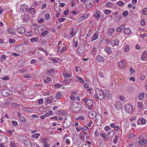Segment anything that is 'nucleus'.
Instances as JSON below:
<instances>
[{
    "instance_id": "f257e3e1",
    "label": "nucleus",
    "mask_w": 147,
    "mask_h": 147,
    "mask_svg": "<svg viewBox=\"0 0 147 147\" xmlns=\"http://www.w3.org/2000/svg\"><path fill=\"white\" fill-rule=\"evenodd\" d=\"M70 108L73 112L77 113L81 110L82 106L80 104H79L77 102L72 103H71Z\"/></svg>"
},
{
    "instance_id": "f03ea898",
    "label": "nucleus",
    "mask_w": 147,
    "mask_h": 147,
    "mask_svg": "<svg viewBox=\"0 0 147 147\" xmlns=\"http://www.w3.org/2000/svg\"><path fill=\"white\" fill-rule=\"evenodd\" d=\"M96 94L95 95V98L96 100H102L104 98V90H102L99 88L96 90Z\"/></svg>"
},
{
    "instance_id": "7ed1b4c3",
    "label": "nucleus",
    "mask_w": 147,
    "mask_h": 147,
    "mask_svg": "<svg viewBox=\"0 0 147 147\" xmlns=\"http://www.w3.org/2000/svg\"><path fill=\"white\" fill-rule=\"evenodd\" d=\"M125 111L129 113H131L133 111V107L130 104H127L124 107Z\"/></svg>"
},
{
    "instance_id": "20e7f679",
    "label": "nucleus",
    "mask_w": 147,
    "mask_h": 147,
    "mask_svg": "<svg viewBox=\"0 0 147 147\" xmlns=\"http://www.w3.org/2000/svg\"><path fill=\"white\" fill-rule=\"evenodd\" d=\"M96 123L98 126H100L102 122V117L100 115H97L96 117Z\"/></svg>"
},
{
    "instance_id": "39448f33",
    "label": "nucleus",
    "mask_w": 147,
    "mask_h": 147,
    "mask_svg": "<svg viewBox=\"0 0 147 147\" xmlns=\"http://www.w3.org/2000/svg\"><path fill=\"white\" fill-rule=\"evenodd\" d=\"M104 96L108 100H111L112 99V95L110 93L109 91L106 89L104 90Z\"/></svg>"
},
{
    "instance_id": "423d86ee",
    "label": "nucleus",
    "mask_w": 147,
    "mask_h": 147,
    "mask_svg": "<svg viewBox=\"0 0 147 147\" xmlns=\"http://www.w3.org/2000/svg\"><path fill=\"white\" fill-rule=\"evenodd\" d=\"M140 58L142 60L144 61L147 60V51H144L143 52Z\"/></svg>"
},
{
    "instance_id": "0eeeda50",
    "label": "nucleus",
    "mask_w": 147,
    "mask_h": 147,
    "mask_svg": "<svg viewBox=\"0 0 147 147\" xmlns=\"http://www.w3.org/2000/svg\"><path fill=\"white\" fill-rule=\"evenodd\" d=\"M27 6L25 4H22L20 7V11L22 12H24L27 11L28 9Z\"/></svg>"
},
{
    "instance_id": "6e6552de",
    "label": "nucleus",
    "mask_w": 147,
    "mask_h": 147,
    "mask_svg": "<svg viewBox=\"0 0 147 147\" xmlns=\"http://www.w3.org/2000/svg\"><path fill=\"white\" fill-rule=\"evenodd\" d=\"M17 31L20 34H23L25 33L26 29L22 27H19L17 28Z\"/></svg>"
},
{
    "instance_id": "1a4fd4ad",
    "label": "nucleus",
    "mask_w": 147,
    "mask_h": 147,
    "mask_svg": "<svg viewBox=\"0 0 147 147\" xmlns=\"http://www.w3.org/2000/svg\"><path fill=\"white\" fill-rule=\"evenodd\" d=\"M119 40L117 39L112 40L111 42V43L112 46L114 47L115 46H118L119 45Z\"/></svg>"
},
{
    "instance_id": "9d476101",
    "label": "nucleus",
    "mask_w": 147,
    "mask_h": 147,
    "mask_svg": "<svg viewBox=\"0 0 147 147\" xmlns=\"http://www.w3.org/2000/svg\"><path fill=\"white\" fill-rule=\"evenodd\" d=\"M115 106L117 110H121L123 107V104L117 101Z\"/></svg>"
},
{
    "instance_id": "9b49d317",
    "label": "nucleus",
    "mask_w": 147,
    "mask_h": 147,
    "mask_svg": "<svg viewBox=\"0 0 147 147\" xmlns=\"http://www.w3.org/2000/svg\"><path fill=\"white\" fill-rule=\"evenodd\" d=\"M93 101L91 99H89L88 101L86 104L87 106L89 107L88 109H89L91 110L92 107V104Z\"/></svg>"
},
{
    "instance_id": "f8f14e48",
    "label": "nucleus",
    "mask_w": 147,
    "mask_h": 147,
    "mask_svg": "<svg viewBox=\"0 0 147 147\" xmlns=\"http://www.w3.org/2000/svg\"><path fill=\"white\" fill-rule=\"evenodd\" d=\"M22 18H23V21L24 22H27L30 19V17L26 13L24 15L22 16Z\"/></svg>"
},
{
    "instance_id": "ddd939ff",
    "label": "nucleus",
    "mask_w": 147,
    "mask_h": 147,
    "mask_svg": "<svg viewBox=\"0 0 147 147\" xmlns=\"http://www.w3.org/2000/svg\"><path fill=\"white\" fill-rule=\"evenodd\" d=\"M96 115V112L94 111H91L89 112L88 113L89 117L91 118H94Z\"/></svg>"
},
{
    "instance_id": "4468645a",
    "label": "nucleus",
    "mask_w": 147,
    "mask_h": 147,
    "mask_svg": "<svg viewBox=\"0 0 147 147\" xmlns=\"http://www.w3.org/2000/svg\"><path fill=\"white\" fill-rule=\"evenodd\" d=\"M77 51L80 54H82L84 52V49L82 46H80L79 47Z\"/></svg>"
},
{
    "instance_id": "2eb2a0df",
    "label": "nucleus",
    "mask_w": 147,
    "mask_h": 147,
    "mask_svg": "<svg viewBox=\"0 0 147 147\" xmlns=\"http://www.w3.org/2000/svg\"><path fill=\"white\" fill-rule=\"evenodd\" d=\"M119 67L121 68H124L125 67V64L123 62L121 61L118 63Z\"/></svg>"
},
{
    "instance_id": "dca6fc26",
    "label": "nucleus",
    "mask_w": 147,
    "mask_h": 147,
    "mask_svg": "<svg viewBox=\"0 0 147 147\" xmlns=\"http://www.w3.org/2000/svg\"><path fill=\"white\" fill-rule=\"evenodd\" d=\"M105 51L108 54H109L111 53L112 50L109 47H106L105 49Z\"/></svg>"
},
{
    "instance_id": "f3484780",
    "label": "nucleus",
    "mask_w": 147,
    "mask_h": 147,
    "mask_svg": "<svg viewBox=\"0 0 147 147\" xmlns=\"http://www.w3.org/2000/svg\"><path fill=\"white\" fill-rule=\"evenodd\" d=\"M74 29L73 28H71L70 29L69 33L71 36L69 35V37L70 38H71L75 34V33L74 32Z\"/></svg>"
},
{
    "instance_id": "a211bd4d",
    "label": "nucleus",
    "mask_w": 147,
    "mask_h": 147,
    "mask_svg": "<svg viewBox=\"0 0 147 147\" xmlns=\"http://www.w3.org/2000/svg\"><path fill=\"white\" fill-rule=\"evenodd\" d=\"M71 125V122L69 121H64L63 123V125L66 127H69Z\"/></svg>"
},
{
    "instance_id": "6ab92c4d",
    "label": "nucleus",
    "mask_w": 147,
    "mask_h": 147,
    "mask_svg": "<svg viewBox=\"0 0 147 147\" xmlns=\"http://www.w3.org/2000/svg\"><path fill=\"white\" fill-rule=\"evenodd\" d=\"M73 80L71 78L68 79L67 80H64L63 83L66 85H67L71 83Z\"/></svg>"
},
{
    "instance_id": "aec40b11",
    "label": "nucleus",
    "mask_w": 147,
    "mask_h": 147,
    "mask_svg": "<svg viewBox=\"0 0 147 147\" xmlns=\"http://www.w3.org/2000/svg\"><path fill=\"white\" fill-rule=\"evenodd\" d=\"M138 143L141 145H144L146 143V140L145 139H141L139 141Z\"/></svg>"
},
{
    "instance_id": "412c9836",
    "label": "nucleus",
    "mask_w": 147,
    "mask_h": 147,
    "mask_svg": "<svg viewBox=\"0 0 147 147\" xmlns=\"http://www.w3.org/2000/svg\"><path fill=\"white\" fill-rule=\"evenodd\" d=\"M55 9L56 12H59L60 10V6L57 5V3H55Z\"/></svg>"
},
{
    "instance_id": "4be33fe9",
    "label": "nucleus",
    "mask_w": 147,
    "mask_h": 147,
    "mask_svg": "<svg viewBox=\"0 0 147 147\" xmlns=\"http://www.w3.org/2000/svg\"><path fill=\"white\" fill-rule=\"evenodd\" d=\"M88 135L87 133L85 131L82 132L81 133V139L84 140V136Z\"/></svg>"
},
{
    "instance_id": "5701e85b",
    "label": "nucleus",
    "mask_w": 147,
    "mask_h": 147,
    "mask_svg": "<svg viewBox=\"0 0 147 147\" xmlns=\"http://www.w3.org/2000/svg\"><path fill=\"white\" fill-rule=\"evenodd\" d=\"M24 144L27 146H29V147H32V143L29 140H28L26 141H25Z\"/></svg>"
},
{
    "instance_id": "b1692460",
    "label": "nucleus",
    "mask_w": 147,
    "mask_h": 147,
    "mask_svg": "<svg viewBox=\"0 0 147 147\" xmlns=\"http://www.w3.org/2000/svg\"><path fill=\"white\" fill-rule=\"evenodd\" d=\"M63 76L65 78H70L71 75L68 72H64L63 73Z\"/></svg>"
},
{
    "instance_id": "393cba45",
    "label": "nucleus",
    "mask_w": 147,
    "mask_h": 147,
    "mask_svg": "<svg viewBox=\"0 0 147 147\" xmlns=\"http://www.w3.org/2000/svg\"><path fill=\"white\" fill-rule=\"evenodd\" d=\"M124 32L126 34L129 35L131 33V31L129 28H126L124 30Z\"/></svg>"
},
{
    "instance_id": "a878e982",
    "label": "nucleus",
    "mask_w": 147,
    "mask_h": 147,
    "mask_svg": "<svg viewBox=\"0 0 147 147\" xmlns=\"http://www.w3.org/2000/svg\"><path fill=\"white\" fill-rule=\"evenodd\" d=\"M115 31V30L113 28L109 29L108 30V34L110 36H111Z\"/></svg>"
},
{
    "instance_id": "bb28decb",
    "label": "nucleus",
    "mask_w": 147,
    "mask_h": 147,
    "mask_svg": "<svg viewBox=\"0 0 147 147\" xmlns=\"http://www.w3.org/2000/svg\"><path fill=\"white\" fill-rule=\"evenodd\" d=\"M96 59L98 61L100 62L103 60V57L101 56L98 55L96 57Z\"/></svg>"
},
{
    "instance_id": "cd10ccee",
    "label": "nucleus",
    "mask_w": 147,
    "mask_h": 147,
    "mask_svg": "<svg viewBox=\"0 0 147 147\" xmlns=\"http://www.w3.org/2000/svg\"><path fill=\"white\" fill-rule=\"evenodd\" d=\"M76 78L77 81H79L82 83H83L84 82V80L83 78H80L78 76H76Z\"/></svg>"
},
{
    "instance_id": "c85d7f7f",
    "label": "nucleus",
    "mask_w": 147,
    "mask_h": 147,
    "mask_svg": "<svg viewBox=\"0 0 147 147\" xmlns=\"http://www.w3.org/2000/svg\"><path fill=\"white\" fill-rule=\"evenodd\" d=\"M14 30L11 28H10L8 30V32L9 34H14Z\"/></svg>"
},
{
    "instance_id": "c756f323",
    "label": "nucleus",
    "mask_w": 147,
    "mask_h": 147,
    "mask_svg": "<svg viewBox=\"0 0 147 147\" xmlns=\"http://www.w3.org/2000/svg\"><path fill=\"white\" fill-rule=\"evenodd\" d=\"M144 93H142L140 94L138 97L139 99L140 100H143V99L144 97Z\"/></svg>"
},
{
    "instance_id": "7c9ffc66",
    "label": "nucleus",
    "mask_w": 147,
    "mask_h": 147,
    "mask_svg": "<svg viewBox=\"0 0 147 147\" xmlns=\"http://www.w3.org/2000/svg\"><path fill=\"white\" fill-rule=\"evenodd\" d=\"M114 131L113 130L111 131L108 133V136L110 137H112L114 135Z\"/></svg>"
},
{
    "instance_id": "2f4dec72",
    "label": "nucleus",
    "mask_w": 147,
    "mask_h": 147,
    "mask_svg": "<svg viewBox=\"0 0 147 147\" xmlns=\"http://www.w3.org/2000/svg\"><path fill=\"white\" fill-rule=\"evenodd\" d=\"M30 40L32 42H33L35 41H37L38 40V39L37 37H35L31 38Z\"/></svg>"
},
{
    "instance_id": "473e14b6",
    "label": "nucleus",
    "mask_w": 147,
    "mask_h": 147,
    "mask_svg": "<svg viewBox=\"0 0 147 147\" xmlns=\"http://www.w3.org/2000/svg\"><path fill=\"white\" fill-rule=\"evenodd\" d=\"M98 37V34L96 33H95L93 35L92 38L93 40H96Z\"/></svg>"
},
{
    "instance_id": "72a5a7b5",
    "label": "nucleus",
    "mask_w": 147,
    "mask_h": 147,
    "mask_svg": "<svg viewBox=\"0 0 147 147\" xmlns=\"http://www.w3.org/2000/svg\"><path fill=\"white\" fill-rule=\"evenodd\" d=\"M49 33L48 31L47 30H45L42 32L41 33V35L43 36H44L46 35L47 34Z\"/></svg>"
},
{
    "instance_id": "f704fd0d",
    "label": "nucleus",
    "mask_w": 147,
    "mask_h": 147,
    "mask_svg": "<svg viewBox=\"0 0 147 147\" xmlns=\"http://www.w3.org/2000/svg\"><path fill=\"white\" fill-rule=\"evenodd\" d=\"M61 94L59 92H57L56 94V98L58 99L60 98L61 97Z\"/></svg>"
},
{
    "instance_id": "c9c22d12",
    "label": "nucleus",
    "mask_w": 147,
    "mask_h": 147,
    "mask_svg": "<svg viewBox=\"0 0 147 147\" xmlns=\"http://www.w3.org/2000/svg\"><path fill=\"white\" fill-rule=\"evenodd\" d=\"M39 136V134L38 133H36L32 135V138H37Z\"/></svg>"
},
{
    "instance_id": "e433bc0d",
    "label": "nucleus",
    "mask_w": 147,
    "mask_h": 147,
    "mask_svg": "<svg viewBox=\"0 0 147 147\" xmlns=\"http://www.w3.org/2000/svg\"><path fill=\"white\" fill-rule=\"evenodd\" d=\"M8 91V90H7L6 89H5L3 90V91H2V93L3 94V95L4 96H8L9 95V94H7V93L6 94H4L5 93L7 92Z\"/></svg>"
},
{
    "instance_id": "4c0bfd02",
    "label": "nucleus",
    "mask_w": 147,
    "mask_h": 147,
    "mask_svg": "<svg viewBox=\"0 0 147 147\" xmlns=\"http://www.w3.org/2000/svg\"><path fill=\"white\" fill-rule=\"evenodd\" d=\"M124 50L126 52H128L129 50V47L128 45H126L124 47Z\"/></svg>"
},
{
    "instance_id": "58836bf2",
    "label": "nucleus",
    "mask_w": 147,
    "mask_h": 147,
    "mask_svg": "<svg viewBox=\"0 0 147 147\" xmlns=\"http://www.w3.org/2000/svg\"><path fill=\"white\" fill-rule=\"evenodd\" d=\"M142 14L144 15H147V8H145L143 10H142Z\"/></svg>"
},
{
    "instance_id": "ea45409f",
    "label": "nucleus",
    "mask_w": 147,
    "mask_h": 147,
    "mask_svg": "<svg viewBox=\"0 0 147 147\" xmlns=\"http://www.w3.org/2000/svg\"><path fill=\"white\" fill-rule=\"evenodd\" d=\"M111 12V10L107 9L105 10L104 11V13L107 15L109 14Z\"/></svg>"
},
{
    "instance_id": "a19ab883",
    "label": "nucleus",
    "mask_w": 147,
    "mask_h": 147,
    "mask_svg": "<svg viewBox=\"0 0 147 147\" xmlns=\"http://www.w3.org/2000/svg\"><path fill=\"white\" fill-rule=\"evenodd\" d=\"M45 19H46V20H48V19H49L50 17V15L49 14H47L45 16Z\"/></svg>"
},
{
    "instance_id": "79ce46f5",
    "label": "nucleus",
    "mask_w": 147,
    "mask_h": 147,
    "mask_svg": "<svg viewBox=\"0 0 147 147\" xmlns=\"http://www.w3.org/2000/svg\"><path fill=\"white\" fill-rule=\"evenodd\" d=\"M128 12L127 11H125L123 12L122 14L123 16L125 17H126L128 15Z\"/></svg>"
},
{
    "instance_id": "37998d69",
    "label": "nucleus",
    "mask_w": 147,
    "mask_h": 147,
    "mask_svg": "<svg viewBox=\"0 0 147 147\" xmlns=\"http://www.w3.org/2000/svg\"><path fill=\"white\" fill-rule=\"evenodd\" d=\"M12 124L14 126H18V123L15 121H12Z\"/></svg>"
},
{
    "instance_id": "c03bdc74",
    "label": "nucleus",
    "mask_w": 147,
    "mask_h": 147,
    "mask_svg": "<svg viewBox=\"0 0 147 147\" xmlns=\"http://www.w3.org/2000/svg\"><path fill=\"white\" fill-rule=\"evenodd\" d=\"M94 16L96 18H99L100 17V14L97 12H96L94 15Z\"/></svg>"
},
{
    "instance_id": "a18cd8bd",
    "label": "nucleus",
    "mask_w": 147,
    "mask_h": 147,
    "mask_svg": "<svg viewBox=\"0 0 147 147\" xmlns=\"http://www.w3.org/2000/svg\"><path fill=\"white\" fill-rule=\"evenodd\" d=\"M43 99L41 98L40 99L38 102V103L39 105H41L43 103Z\"/></svg>"
},
{
    "instance_id": "49530a36",
    "label": "nucleus",
    "mask_w": 147,
    "mask_h": 147,
    "mask_svg": "<svg viewBox=\"0 0 147 147\" xmlns=\"http://www.w3.org/2000/svg\"><path fill=\"white\" fill-rule=\"evenodd\" d=\"M97 49L95 47H93L92 48V52H94V53L95 54L96 53Z\"/></svg>"
},
{
    "instance_id": "de8ad7c7",
    "label": "nucleus",
    "mask_w": 147,
    "mask_h": 147,
    "mask_svg": "<svg viewBox=\"0 0 147 147\" xmlns=\"http://www.w3.org/2000/svg\"><path fill=\"white\" fill-rule=\"evenodd\" d=\"M54 86L55 87L58 88L62 86V84H57L54 85Z\"/></svg>"
},
{
    "instance_id": "09e8293b",
    "label": "nucleus",
    "mask_w": 147,
    "mask_h": 147,
    "mask_svg": "<svg viewBox=\"0 0 147 147\" xmlns=\"http://www.w3.org/2000/svg\"><path fill=\"white\" fill-rule=\"evenodd\" d=\"M87 15L86 14H85L84 16L81 17L80 18V19L84 20L87 17Z\"/></svg>"
},
{
    "instance_id": "8fccbe9b",
    "label": "nucleus",
    "mask_w": 147,
    "mask_h": 147,
    "mask_svg": "<svg viewBox=\"0 0 147 147\" xmlns=\"http://www.w3.org/2000/svg\"><path fill=\"white\" fill-rule=\"evenodd\" d=\"M9 41L10 43H13L15 42V40L14 39L11 38L9 39Z\"/></svg>"
},
{
    "instance_id": "3c124183",
    "label": "nucleus",
    "mask_w": 147,
    "mask_h": 147,
    "mask_svg": "<svg viewBox=\"0 0 147 147\" xmlns=\"http://www.w3.org/2000/svg\"><path fill=\"white\" fill-rule=\"evenodd\" d=\"M141 122L142 124H145L146 123V121L144 119L142 118L141 120Z\"/></svg>"
},
{
    "instance_id": "603ef678",
    "label": "nucleus",
    "mask_w": 147,
    "mask_h": 147,
    "mask_svg": "<svg viewBox=\"0 0 147 147\" xmlns=\"http://www.w3.org/2000/svg\"><path fill=\"white\" fill-rule=\"evenodd\" d=\"M111 128L109 126H106L105 127V131H108L109 130H110Z\"/></svg>"
},
{
    "instance_id": "864d4df0",
    "label": "nucleus",
    "mask_w": 147,
    "mask_h": 147,
    "mask_svg": "<svg viewBox=\"0 0 147 147\" xmlns=\"http://www.w3.org/2000/svg\"><path fill=\"white\" fill-rule=\"evenodd\" d=\"M100 135L103 138H105L106 136V135L105 133H101Z\"/></svg>"
},
{
    "instance_id": "5fc2aeb1",
    "label": "nucleus",
    "mask_w": 147,
    "mask_h": 147,
    "mask_svg": "<svg viewBox=\"0 0 147 147\" xmlns=\"http://www.w3.org/2000/svg\"><path fill=\"white\" fill-rule=\"evenodd\" d=\"M145 78V76L143 74L140 75V79L141 80H144Z\"/></svg>"
},
{
    "instance_id": "6e6d98bb",
    "label": "nucleus",
    "mask_w": 147,
    "mask_h": 147,
    "mask_svg": "<svg viewBox=\"0 0 147 147\" xmlns=\"http://www.w3.org/2000/svg\"><path fill=\"white\" fill-rule=\"evenodd\" d=\"M137 106L140 108H142V103L141 102H139Z\"/></svg>"
},
{
    "instance_id": "4d7b16f0",
    "label": "nucleus",
    "mask_w": 147,
    "mask_h": 147,
    "mask_svg": "<svg viewBox=\"0 0 147 147\" xmlns=\"http://www.w3.org/2000/svg\"><path fill=\"white\" fill-rule=\"evenodd\" d=\"M59 113L61 115H64L66 114V112L63 111H60L59 112Z\"/></svg>"
},
{
    "instance_id": "13d9d810",
    "label": "nucleus",
    "mask_w": 147,
    "mask_h": 147,
    "mask_svg": "<svg viewBox=\"0 0 147 147\" xmlns=\"http://www.w3.org/2000/svg\"><path fill=\"white\" fill-rule=\"evenodd\" d=\"M119 99L121 101H123L125 100L124 97L123 96H120L119 97Z\"/></svg>"
},
{
    "instance_id": "bf43d9fd",
    "label": "nucleus",
    "mask_w": 147,
    "mask_h": 147,
    "mask_svg": "<svg viewBox=\"0 0 147 147\" xmlns=\"http://www.w3.org/2000/svg\"><path fill=\"white\" fill-rule=\"evenodd\" d=\"M113 4L111 3H107L106 6L109 7H110L112 6Z\"/></svg>"
},
{
    "instance_id": "052dcab7",
    "label": "nucleus",
    "mask_w": 147,
    "mask_h": 147,
    "mask_svg": "<svg viewBox=\"0 0 147 147\" xmlns=\"http://www.w3.org/2000/svg\"><path fill=\"white\" fill-rule=\"evenodd\" d=\"M10 145L11 147H15L16 146L15 144L13 142H11Z\"/></svg>"
},
{
    "instance_id": "680f3d73",
    "label": "nucleus",
    "mask_w": 147,
    "mask_h": 147,
    "mask_svg": "<svg viewBox=\"0 0 147 147\" xmlns=\"http://www.w3.org/2000/svg\"><path fill=\"white\" fill-rule=\"evenodd\" d=\"M89 128L86 126H84L83 127V130L85 131H88Z\"/></svg>"
},
{
    "instance_id": "e2e57ef3",
    "label": "nucleus",
    "mask_w": 147,
    "mask_h": 147,
    "mask_svg": "<svg viewBox=\"0 0 147 147\" xmlns=\"http://www.w3.org/2000/svg\"><path fill=\"white\" fill-rule=\"evenodd\" d=\"M21 63H22V61H19L17 64V65L19 67L22 66V65H21Z\"/></svg>"
},
{
    "instance_id": "0e129e2a",
    "label": "nucleus",
    "mask_w": 147,
    "mask_h": 147,
    "mask_svg": "<svg viewBox=\"0 0 147 147\" xmlns=\"http://www.w3.org/2000/svg\"><path fill=\"white\" fill-rule=\"evenodd\" d=\"M51 60L54 63H57V60L55 58H51Z\"/></svg>"
},
{
    "instance_id": "69168bd1",
    "label": "nucleus",
    "mask_w": 147,
    "mask_h": 147,
    "mask_svg": "<svg viewBox=\"0 0 147 147\" xmlns=\"http://www.w3.org/2000/svg\"><path fill=\"white\" fill-rule=\"evenodd\" d=\"M69 11L68 10H65L63 12V14L65 15H67L69 13Z\"/></svg>"
},
{
    "instance_id": "338daca9",
    "label": "nucleus",
    "mask_w": 147,
    "mask_h": 147,
    "mask_svg": "<svg viewBox=\"0 0 147 147\" xmlns=\"http://www.w3.org/2000/svg\"><path fill=\"white\" fill-rule=\"evenodd\" d=\"M66 50V48L65 47H63L61 49V53H63V52L65 51Z\"/></svg>"
},
{
    "instance_id": "774afa93",
    "label": "nucleus",
    "mask_w": 147,
    "mask_h": 147,
    "mask_svg": "<svg viewBox=\"0 0 147 147\" xmlns=\"http://www.w3.org/2000/svg\"><path fill=\"white\" fill-rule=\"evenodd\" d=\"M135 136V135L133 134H131L129 135V138H134Z\"/></svg>"
}]
</instances>
